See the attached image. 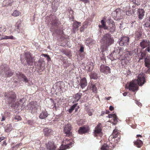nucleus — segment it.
Here are the masks:
<instances>
[{
  "instance_id": "9d476101",
  "label": "nucleus",
  "mask_w": 150,
  "mask_h": 150,
  "mask_svg": "<svg viewBox=\"0 0 150 150\" xmlns=\"http://www.w3.org/2000/svg\"><path fill=\"white\" fill-rule=\"evenodd\" d=\"M34 64L35 66L39 67V70L40 71H41L44 69L45 62L43 61L42 58L40 57L38 62H35Z\"/></svg>"
},
{
  "instance_id": "393cba45",
  "label": "nucleus",
  "mask_w": 150,
  "mask_h": 150,
  "mask_svg": "<svg viewBox=\"0 0 150 150\" xmlns=\"http://www.w3.org/2000/svg\"><path fill=\"white\" fill-rule=\"evenodd\" d=\"M101 25H99L98 27L99 28H103L104 30H108V27L106 26L105 21L103 19L101 21Z\"/></svg>"
},
{
  "instance_id": "0e129e2a",
  "label": "nucleus",
  "mask_w": 150,
  "mask_h": 150,
  "mask_svg": "<svg viewBox=\"0 0 150 150\" xmlns=\"http://www.w3.org/2000/svg\"><path fill=\"white\" fill-rule=\"evenodd\" d=\"M8 36H5L4 37L2 38L1 39V40H4V39H8Z\"/></svg>"
},
{
  "instance_id": "f257e3e1",
  "label": "nucleus",
  "mask_w": 150,
  "mask_h": 150,
  "mask_svg": "<svg viewBox=\"0 0 150 150\" xmlns=\"http://www.w3.org/2000/svg\"><path fill=\"white\" fill-rule=\"evenodd\" d=\"M145 82V78L143 74H141L137 76V79L133 80L129 84L128 89L129 90L134 92L138 89V86H142Z\"/></svg>"
},
{
  "instance_id": "a19ab883",
  "label": "nucleus",
  "mask_w": 150,
  "mask_h": 150,
  "mask_svg": "<svg viewBox=\"0 0 150 150\" xmlns=\"http://www.w3.org/2000/svg\"><path fill=\"white\" fill-rule=\"evenodd\" d=\"M91 86L92 90L93 92L96 93L97 92V88L95 85L93 84H91Z\"/></svg>"
},
{
  "instance_id": "c756f323",
  "label": "nucleus",
  "mask_w": 150,
  "mask_h": 150,
  "mask_svg": "<svg viewBox=\"0 0 150 150\" xmlns=\"http://www.w3.org/2000/svg\"><path fill=\"white\" fill-rule=\"evenodd\" d=\"M134 144L138 148H140L142 145V141L139 139H137V140L134 142Z\"/></svg>"
},
{
  "instance_id": "c9c22d12",
  "label": "nucleus",
  "mask_w": 150,
  "mask_h": 150,
  "mask_svg": "<svg viewBox=\"0 0 150 150\" xmlns=\"http://www.w3.org/2000/svg\"><path fill=\"white\" fill-rule=\"evenodd\" d=\"M77 104V103L74 104L71 106L70 108L68 110V111L69 113H71L72 112L74 109L75 108Z\"/></svg>"
},
{
  "instance_id": "f704fd0d",
  "label": "nucleus",
  "mask_w": 150,
  "mask_h": 150,
  "mask_svg": "<svg viewBox=\"0 0 150 150\" xmlns=\"http://www.w3.org/2000/svg\"><path fill=\"white\" fill-rule=\"evenodd\" d=\"M59 24V21L58 19H55L54 20H53L52 22V27H56Z\"/></svg>"
},
{
  "instance_id": "39448f33",
  "label": "nucleus",
  "mask_w": 150,
  "mask_h": 150,
  "mask_svg": "<svg viewBox=\"0 0 150 150\" xmlns=\"http://www.w3.org/2000/svg\"><path fill=\"white\" fill-rule=\"evenodd\" d=\"M4 95L6 100L9 104H13L15 101L16 96L15 92L11 91L5 93Z\"/></svg>"
},
{
  "instance_id": "5fc2aeb1",
  "label": "nucleus",
  "mask_w": 150,
  "mask_h": 150,
  "mask_svg": "<svg viewBox=\"0 0 150 150\" xmlns=\"http://www.w3.org/2000/svg\"><path fill=\"white\" fill-rule=\"evenodd\" d=\"M52 106H51V107L52 108H54V107H56V103H55L54 101L53 100H52Z\"/></svg>"
},
{
  "instance_id": "2eb2a0df",
  "label": "nucleus",
  "mask_w": 150,
  "mask_h": 150,
  "mask_svg": "<svg viewBox=\"0 0 150 150\" xmlns=\"http://www.w3.org/2000/svg\"><path fill=\"white\" fill-rule=\"evenodd\" d=\"M46 145L47 150H55L56 147L53 141H49Z\"/></svg>"
},
{
  "instance_id": "c03bdc74",
  "label": "nucleus",
  "mask_w": 150,
  "mask_h": 150,
  "mask_svg": "<svg viewBox=\"0 0 150 150\" xmlns=\"http://www.w3.org/2000/svg\"><path fill=\"white\" fill-rule=\"evenodd\" d=\"M6 30L5 26H3L2 25H0V32H4Z\"/></svg>"
},
{
  "instance_id": "69168bd1",
  "label": "nucleus",
  "mask_w": 150,
  "mask_h": 150,
  "mask_svg": "<svg viewBox=\"0 0 150 150\" xmlns=\"http://www.w3.org/2000/svg\"><path fill=\"white\" fill-rule=\"evenodd\" d=\"M109 110L110 111H112L114 109V107H112V106H110L109 107Z\"/></svg>"
},
{
  "instance_id": "79ce46f5",
  "label": "nucleus",
  "mask_w": 150,
  "mask_h": 150,
  "mask_svg": "<svg viewBox=\"0 0 150 150\" xmlns=\"http://www.w3.org/2000/svg\"><path fill=\"white\" fill-rule=\"evenodd\" d=\"M27 123L30 125H33L35 123V121L33 120H29L27 121Z\"/></svg>"
},
{
  "instance_id": "423d86ee",
  "label": "nucleus",
  "mask_w": 150,
  "mask_h": 150,
  "mask_svg": "<svg viewBox=\"0 0 150 150\" xmlns=\"http://www.w3.org/2000/svg\"><path fill=\"white\" fill-rule=\"evenodd\" d=\"M38 105L36 101H32L28 104L26 107V109L30 110L32 114L35 113L37 111Z\"/></svg>"
},
{
  "instance_id": "a18cd8bd",
  "label": "nucleus",
  "mask_w": 150,
  "mask_h": 150,
  "mask_svg": "<svg viewBox=\"0 0 150 150\" xmlns=\"http://www.w3.org/2000/svg\"><path fill=\"white\" fill-rule=\"evenodd\" d=\"M92 40L90 38L87 39L85 41V43L87 45H88L91 43Z\"/></svg>"
},
{
  "instance_id": "603ef678",
  "label": "nucleus",
  "mask_w": 150,
  "mask_h": 150,
  "mask_svg": "<svg viewBox=\"0 0 150 150\" xmlns=\"http://www.w3.org/2000/svg\"><path fill=\"white\" fill-rule=\"evenodd\" d=\"M88 72H91L93 69V67H89V66H88Z\"/></svg>"
},
{
  "instance_id": "052dcab7",
  "label": "nucleus",
  "mask_w": 150,
  "mask_h": 150,
  "mask_svg": "<svg viewBox=\"0 0 150 150\" xmlns=\"http://www.w3.org/2000/svg\"><path fill=\"white\" fill-rule=\"evenodd\" d=\"M148 47L145 50L146 51H147L149 52H150V45H149Z\"/></svg>"
},
{
  "instance_id": "dca6fc26",
  "label": "nucleus",
  "mask_w": 150,
  "mask_h": 150,
  "mask_svg": "<svg viewBox=\"0 0 150 150\" xmlns=\"http://www.w3.org/2000/svg\"><path fill=\"white\" fill-rule=\"evenodd\" d=\"M81 88L83 89L87 85V82L86 78L83 77L81 79L79 83Z\"/></svg>"
},
{
  "instance_id": "ddd939ff",
  "label": "nucleus",
  "mask_w": 150,
  "mask_h": 150,
  "mask_svg": "<svg viewBox=\"0 0 150 150\" xmlns=\"http://www.w3.org/2000/svg\"><path fill=\"white\" fill-rule=\"evenodd\" d=\"M101 125L100 123H99L95 128L93 132V135L96 137L98 135H99L100 137L102 135V129L100 127Z\"/></svg>"
},
{
  "instance_id": "6ab92c4d",
  "label": "nucleus",
  "mask_w": 150,
  "mask_h": 150,
  "mask_svg": "<svg viewBox=\"0 0 150 150\" xmlns=\"http://www.w3.org/2000/svg\"><path fill=\"white\" fill-rule=\"evenodd\" d=\"M49 115L47 111L45 110L42 111L39 116V117L40 119H44L47 117Z\"/></svg>"
},
{
  "instance_id": "4d7b16f0",
  "label": "nucleus",
  "mask_w": 150,
  "mask_h": 150,
  "mask_svg": "<svg viewBox=\"0 0 150 150\" xmlns=\"http://www.w3.org/2000/svg\"><path fill=\"white\" fill-rule=\"evenodd\" d=\"M22 101H23V99H20V103H19L18 104V105H18V106L20 105H22V106H24V105H25V104H24V103H23V104H21V103H22Z\"/></svg>"
},
{
  "instance_id": "774afa93",
  "label": "nucleus",
  "mask_w": 150,
  "mask_h": 150,
  "mask_svg": "<svg viewBox=\"0 0 150 150\" xmlns=\"http://www.w3.org/2000/svg\"><path fill=\"white\" fill-rule=\"evenodd\" d=\"M5 117L4 116H3L2 118L1 119V121H3L5 120Z\"/></svg>"
},
{
  "instance_id": "8fccbe9b",
  "label": "nucleus",
  "mask_w": 150,
  "mask_h": 150,
  "mask_svg": "<svg viewBox=\"0 0 150 150\" xmlns=\"http://www.w3.org/2000/svg\"><path fill=\"white\" fill-rule=\"evenodd\" d=\"M93 63L89 61L87 63V66L89 67H93Z\"/></svg>"
},
{
  "instance_id": "4468645a",
  "label": "nucleus",
  "mask_w": 150,
  "mask_h": 150,
  "mask_svg": "<svg viewBox=\"0 0 150 150\" xmlns=\"http://www.w3.org/2000/svg\"><path fill=\"white\" fill-rule=\"evenodd\" d=\"M71 128L72 127L70 124H68L65 125L64 128V133L68 136H70L71 134Z\"/></svg>"
},
{
  "instance_id": "c85d7f7f",
  "label": "nucleus",
  "mask_w": 150,
  "mask_h": 150,
  "mask_svg": "<svg viewBox=\"0 0 150 150\" xmlns=\"http://www.w3.org/2000/svg\"><path fill=\"white\" fill-rule=\"evenodd\" d=\"M120 62L122 65H127L129 63L128 60L126 57H124L122 59Z\"/></svg>"
},
{
  "instance_id": "0eeeda50",
  "label": "nucleus",
  "mask_w": 150,
  "mask_h": 150,
  "mask_svg": "<svg viewBox=\"0 0 150 150\" xmlns=\"http://www.w3.org/2000/svg\"><path fill=\"white\" fill-rule=\"evenodd\" d=\"M25 59L26 62L24 63L21 60L22 64L24 66H26L27 65L28 66H33V65L34 60L30 55V53L29 52H26L25 53Z\"/></svg>"
},
{
  "instance_id": "de8ad7c7",
  "label": "nucleus",
  "mask_w": 150,
  "mask_h": 150,
  "mask_svg": "<svg viewBox=\"0 0 150 150\" xmlns=\"http://www.w3.org/2000/svg\"><path fill=\"white\" fill-rule=\"evenodd\" d=\"M123 24V23L122 22H118V24H117V25H118L119 28H120V29H122L123 28V27L122 26V25Z\"/></svg>"
},
{
  "instance_id": "412c9836",
  "label": "nucleus",
  "mask_w": 150,
  "mask_h": 150,
  "mask_svg": "<svg viewBox=\"0 0 150 150\" xmlns=\"http://www.w3.org/2000/svg\"><path fill=\"white\" fill-rule=\"evenodd\" d=\"M22 26L21 22V20H18L16 24L15 31L17 33H19L20 32V30Z\"/></svg>"
},
{
  "instance_id": "58836bf2",
  "label": "nucleus",
  "mask_w": 150,
  "mask_h": 150,
  "mask_svg": "<svg viewBox=\"0 0 150 150\" xmlns=\"http://www.w3.org/2000/svg\"><path fill=\"white\" fill-rule=\"evenodd\" d=\"M41 56L42 57H44L46 58V59L47 61L48 62H49L51 60V59L49 55L46 54H42Z\"/></svg>"
},
{
  "instance_id": "7c9ffc66",
  "label": "nucleus",
  "mask_w": 150,
  "mask_h": 150,
  "mask_svg": "<svg viewBox=\"0 0 150 150\" xmlns=\"http://www.w3.org/2000/svg\"><path fill=\"white\" fill-rule=\"evenodd\" d=\"M101 50V52H102V54L100 55V58L102 60H103V61H105L106 57L105 56V52H107V50H103L100 49Z\"/></svg>"
},
{
  "instance_id": "4be33fe9",
  "label": "nucleus",
  "mask_w": 150,
  "mask_h": 150,
  "mask_svg": "<svg viewBox=\"0 0 150 150\" xmlns=\"http://www.w3.org/2000/svg\"><path fill=\"white\" fill-rule=\"evenodd\" d=\"M45 135L48 136L53 134V131L51 129L46 128L43 129Z\"/></svg>"
},
{
  "instance_id": "e433bc0d",
  "label": "nucleus",
  "mask_w": 150,
  "mask_h": 150,
  "mask_svg": "<svg viewBox=\"0 0 150 150\" xmlns=\"http://www.w3.org/2000/svg\"><path fill=\"white\" fill-rule=\"evenodd\" d=\"M109 149V146L108 145L105 144L103 145L100 149L101 150H108Z\"/></svg>"
},
{
  "instance_id": "5701e85b",
  "label": "nucleus",
  "mask_w": 150,
  "mask_h": 150,
  "mask_svg": "<svg viewBox=\"0 0 150 150\" xmlns=\"http://www.w3.org/2000/svg\"><path fill=\"white\" fill-rule=\"evenodd\" d=\"M81 23L77 21L75 22L74 23L73 25V30L74 33H75L76 31H77L78 30V28L79 26H80Z\"/></svg>"
},
{
  "instance_id": "bb28decb",
  "label": "nucleus",
  "mask_w": 150,
  "mask_h": 150,
  "mask_svg": "<svg viewBox=\"0 0 150 150\" xmlns=\"http://www.w3.org/2000/svg\"><path fill=\"white\" fill-rule=\"evenodd\" d=\"M138 12L139 13V19L141 20L144 17L145 11L143 9H138Z\"/></svg>"
},
{
  "instance_id": "aec40b11",
  "label": "nucleus",
  "mask_w": 150,
  "mask_h": 150,
  "mask_svg": "<svg viewBox=\"0 0 150 150\" xmlns=\"http://www.w3.org/2000/svg\"><path fill=\"white\" fill-rule=\"evenodd\" d=\"M140 47L143 49L150 45V42L149 40H143L140 42Z\"/></svg>"
},
{
  "instance_id": "2f4dec72",
  "label": "nucleus",
  "mask_w": 150,
  "mask_h": 150,
  "mask_svg": "<svg viewBox=\"0 0 150 150\" xmlns=\"http://www.w3.org/2000/svg\"><path fill=\"white\" fill-rule=\"evenodd\" d=\"M51 7L53 11L55 12L57 10L58 5L57 3L56 4L55 1H53L52 3Z\"/></svg>"
},
{
  "instance_id": "cd10ccee",
  "label": "nucleus",
  "mask_w": 150,
  "mask_h": 150,
  "mask_svg": "<svg viewBox=\"0 0 150 150\" xmlns=\"http://www.w3.org/2000/svg\"><path fill=\"white\" fill-rule=\"evenodd\" d=\"M82 95V93H78L75 94L74 98V101L75 102H77L80 99Z\"/></svg>"
},
{
  "instance_id": "b1692460",
  "label": "nucleus",
  "mask_w": 150,
  "mask_h": 150,
  "mask_svg": "<svg viewBox=\"0 0 150 150\" xmlns=\"http://www.w3.org/2000/svg\"><path fill=\"white\" fill-rule=\"evenodd\" d=\"M18 78L21 81L25 83H28V82L29 80L28 78L24 75L21 73L18 76Z\"/></svg>"
},
{
  "instance_id": "338daca9",
  "label": "nucleus",
  "mask_w": 150,
  "mask_h": 150,
  "mask_svg": "<svg viewBox=\"0 0 150 150\" xmlns=\"http://www.w3.org/2000/svg\"><path fill=\"white\" fill-rule=\"evenodd\" d=\"M74 87L76 88H79L80 86V85H79V83L76 86H74Z\"/></svg>"
},
{
  "instance_id": "a211bd4d",
  "label": "nucleus",
  "mask_w": 150,
  "mask_h": 150,
  "mask_svg": "<svg viewBox=\"0 0 150 150\" xmlns=\"http://www.w3.org/2000/svg\"><path fill=\"white\" fill-rule=\"evenodd\" d=\"M89 130L88 128L85 126H82L80 127L78 130V133L82 134H83L87 132Z\"/></svg>"
},
{
  "instance_id": "f8f14e48",
  "label": "nucleus",
  "mask_w": 150,
  "mask_h": 150,
  "mask_svg": "<svg viewBox=\"0 0 150 150\" xmlns=\"http://www.w3.org/2000/svg\"><path fill=\"white\" fill-rule=\"evenodd\" d=\"M100 70L101 72L106 74L111 72V69L110 67L104 64L101 65L100 67Z\"/></svg>"
},
{
  "instance_id": "6e6552de",
  "label": "nucleus",
  "mask_w": 150,
  "mask_h": 150,
  "mask_svg": "<svg viewBox=\"0 0 150 150\" xmlns=\"http://www.w3.org/2000/svg\"><path fill=\"white\" fill-rule=\"evenodd\" d=\"M120 52L121 50L119 47L115 48L114 52L110 55V56H112L113 57L112 58H111L110 59L112 61L114 59H120L121 57V55L120 54Z\"/></svg>"
},
{
  "instance_id": "680f3d73",
  "label": "nucleus",
  "mask_w": 150,
  "mask_h": 150,
  "mask_svg": "<svg viewBox=\"0 0 150 150\" xmlns=\"http://www.w3.org/2000/svg\"><path fill=\"white\" fill-rule=\"evenodd\" d=\"M84 25H82L81 27L80 28V31L81 32H83L84 30Z\"/></svg>"
},
{
  "instance_id": "f03ea898",
  "label": "nucleus",
  "mask_w": 150,
  "mask_h": 150,
  "mask_svg": "<svg viewBox=\"0 0 150 150\" xmlns=\"http://www.w3.org/2000/svg\"><path fill=\"white\" fill-rule=\"evenodd\" d=\"M114 42V40L112 37L111 35L107 33L104 34L101 39V45L100 49L107 50L108 47L112 44Z\"/></svg>"
},
{
  "instance_id": "9b49d317",
  "label": "nucleus",
  "mask_w": 150,
  "mask_h": 150,
  "mask_svg": "<svg viewBox=\"0 0 150 150\" xmlns=\"http://www.w3.org/2000/svg\"><path fill=\"white\" fill-rule=\"evenodd\" d=\"M143 32L142 27H139L136 30L135 33V38L136 40H138L142 38Z\"/></svg>"
},
{
  "instance_id": "13d9d810",
  "label": "nucleus",
  "mask_w": 150,
  "mask_h": 150,
  "mask_svg": "<svg viewBox=\"0 0 150 150\" xmlns=\"http://www.w3.org/2000/svg\"><path fill=\"white\" fill-rule=\"evenodd\" d=\"M80 1H82L84 3H87L89 2V0H79Z\"/></svg>"
},
{
  "instance_id": "a878e982",
  "label": "nucleus",
  "mask_w": 150,
  "mask_h": 150,
  "mask_svg": "<svg viewBox=\"0 0 150 150\" xmlns=\"http://www.w3.org/2000/svg\"><path fill=\"white\" fill-rule=\"evenodd\" d=\"M107 117L109 118H111L112 117L113 120V121L116 124L118 122V119L117 118V116L116 114H109L107 116Z\"/></svg>"
},
{
  "instance_id": "bf43d9fd",
  "label": "nucleus",
  "mask_w": 150,
  "mask_h": 150,
  "mask_svg": "<svg viewBox=\"0 0 150 150\" xmlns=\"http://www.w3.org/2000/svg\"><path fill=\"white\" fill-rule=\"evenodd\" d=\"M15 38H14L12 35L8 36V39H10L11 40H15Z\"/></svg>"
},
{
  "instance_id": "37998d69",
  "label": "nucleus",
  "mask_w": 150,
  "mask_h": 150,
  "mask_svg": "<svg viewBox=\"0 0 150 150\" xmlns=\"http://www.w3.org/2000/svg\"><path fill=\"white\" fill-rule=\"evenodd\" d=\"M140 53H141V57L139 59V60L143 59L144 57H145L146 55L145 52L140 51Z\"/></svg>"
},
{
  "instance_id": "e2e57ef3",
  "label": "nucleus",
  "mask_w": 150,
  "mask_h": 150,
  "mask_svg": "<svg viewBox=\"0 0 150 150\" xmlns=\"http://www.w3.org/2000/svg\"><path fill=\"white\" fill-rule=\"evenodd\" d=\"M117 134H114V133H113L112 135V137H111V138L112 137L113 139H115L117 137Z\"/></svg>"
},
{
  "instance_id": "473e14b6",
  "label": "nucleus",
  "mask_w": 150,
  "mask_h": 150,
  "mask_svg": "<svg viewBox=\"0 0 150 150\" xmlns=\"http://www.w3.org/2000/svg\"><path fill=\"white\" fill-rule=\"evenodd\" d=\"M91 79H96L98 78L97 74L94 72H91L90 75Z\"/></svg>"
},
{
  "instance_id": "1a4fd4ad",
  "label": "nucleus",
  "mask_w": 150,
  "mask_h": 150,
  "mask_svg": "<svg viewBox=\"0 0 150 150\" xmlns=\"http://www.w3.org/2000/svg\"><path fill=\"white\" fill-rule=\"evenodd\" d=\"M129 38L128 37H122L119 39L118 42L121 46H127L129 44Z\"/></svg>"
},
{
  "instance_id": "20e7f679",
  "label": "nucleus",
  "mask_w": 150,
  "mask_h": 150,
  "mask_svg": "<svg viewBox=\"0 0 150 150\" xmlns=\"http://www.w3.org/2000/svg\"><path fill=\"white\" fill-rule=\"evenodd\" d=\"M125 15L123 11L119 8L116 9L112 13V16L114 20L117 21L122 19Z\"/></svg>"
},
{
  "instance_id": "864d4df0",
  "label": "nucleus",
  "mask_w": 150,
  "mask_h": 150,
  "mask_svg": "<svg viewBox=\"0 0 150 150\" xmlns=\"http://www.w3.org/2000/svg\"><path fill=\"white\" fill-rule=\"evenodd\" d=\"M135 103L139 107L141 106L142 105L141 103L138 100H135Z\"/></svg>"
},
{
  "instance_id": "4c0bfd02",
  "label": "nucleus",
  "mask_w": 150,
  "mask_h": 150,
  "mask_svg": "<svg viewBox=\"0 0 150 150\" xmlns=\"http://www.w3.org/2000/svg\"><path fill=\"white\" fill-rule=\"evenodd\" d=\"M11 129L12 126L10 124H8L7 125L6 128L5 129V131L6 132H8L10 131Z\"/></svg>"
},
{
  "instance_id": "6e6d98bb",
  "label": "nucleus",
  "mask_w": 150,
  "mask_h": 150,
  "mask_svg": "<svg viewBox=\"0 0 150 150\" xmlns=\"http://www.w3.org/2000/svg\"><path fill=\"white\" fill-rule=\"evenodd\" d=\"M131 11H129L128 10V11H126V14L128 16H130V15L131 14Z\"/></svg>"
},
{
  "instance_id": "49530a36",
  "label": "nucleus",
  "mask_w": 150,
  "mask_h": 150,
  "mask_svg": "<svg viewBox=\"0 0 150 150\" xmlns=\"http://www.w3.org/2000/svg\"><path fill=\"white\" fill-rule=\"evenodd\" d=\"M132 2L137 5H139L140 3L139 0H132Z\"/></svg>"
},
{
  "instance_id": "f3484780",
  "label": "nucleus",
  "mask_w": 150,
  "mask_h": 150,
  "mask_svg": "<svg viewBox=\"0 0 150 150\" xmlns=\"http://www.w3.org/2000/svg\"><path fill=\"white\" fill-rule=\"evenodd\" d=\"M144 62L146 67H147L148 69L147 72L149 73L150 72V56H147L145 58Z\"/></svg>"
},
{
  "instance_id": "7ed1b4c3",
  "label": "nucleus",
  "mask_w": 150,
  "mask_h": 150,
  "mask_svg": "<svg viewBox=\"0 0 150 150\" xmlns=\"http://www.w3.org/2000/svg\"><path fill=\"white\" fill-rule=\"evenodd\" d=\"M12 71L6 64H3L0 66V75L4 77H11L13 75Z\"/></svg>"
},
{
  "instance_id": "ea45409f",
  "label": "nucleus",
  "mask_w": 150,
  "mask_h": 150,
  "mask_svg": "<svg viewBox=\"0 0 150 150\" xmlns=\"http://www.w3.org/2000/svg\"><path fill=\"white\" fill-rule=\"evenodd\" d=\"M20 14V12L16 10L14 11L12 15L13 16L15 17H17L19 16V14Z\"/></svg>"
},
{
  "instance_id": "3c124183",
  "label": "nucleus",
  "mask_w": 150,
  "mask_h": 150,
  "mask_svg": "<svg viewBox=\"0 0 150 150\" xmlns=\"http://www.w3.org/2000/svg\"><path fill=\"white\" fill-rule=\"evenodd\" d=\"M84 50V47L82 45L80 46L79 52H80L82 53L83 52Z\"/></svg>"
},
{
  "instance_id": "09e8293b",
  "label": "nucleus",
  "mask_w": 150,
  "mask_h": 150,
  "mask_svg": "<svg viewBox=\"0 0 150 150\" xmlns=\"http://www.w3.org/2000/svg\"><path fill=\"white\" fill-rule=\"evenodd\" d=\"M15 120H17V121L21 120V117L19 116H16L14 117Z\"/></svg>"
},
{
  "instance_id": "72a5a7b5",
  "label": "nucleus",
  "mask_w": 150,
  "mask_h": 150,
  "mask_svg": "<svg viewBox=\"0 0 150 150\" xmlns=\"http://www.w3.org/2000/svg\"><path fill=\"white\" fill-rule=\"evenodd\" d=\"M111 23L112 24V26L110 27L109 30L111 34H112L115 31V25L113 24V23H114L113 21H112Z\"/></svg>"
}]
</instances>
